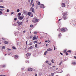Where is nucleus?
Returning a JSON list of instances; mask_svg holds the SVG:
<instances>
[{
    "label": "nucleus",
    "mask_w": 76,
    "mask_h": 76,
    "mask_svg": "<svg viewBox=\"0 0 76 76\" xmlns=\"http://www.w3.org/2000/svg\"><path fill=\"white\" fill-rule=\"evenodd\" d=\"M68 15L67 14V12H64L63 13V19L64 20H66L68 18V16H67Z\"/></svg>",
    "instance_id": "nucleus-1"
},
{
    "label": "nucleus",
    "mask_w": 76,
    "mask_h": 76,
    "mask_svg": "<svg viewBox=\"0 0 76 76\" xmlns=\"http://www.w3.org/2000/svg\"><path fill=\"white\" fill-rule=\"evenodd\" d=\"M31 55V54L30 53H27V54L26 55V58L27 59H28L29 57H30Z\"/></svg>",
    "instance_id": "nucleus-2"
},
{
    "label": "nucleus",
    "mask_w": 76,
    "mask_h": 76,
    "mask_svg": "<svg viewBox=\"0 0 76 76\" xmlns=\"http://www.w3.org/2000/svg\"><path fill=\"white\" fill-rule=\"evenodd\" d=\"M60 31H61V32L64 33V32H65V29L64 28H61L60 29Z\"/></svg>",
    "instance_id": "nucleus-3"
},
{
    "label": "nucleus",
    "mask_w": 76,
    "mask_h": 76,
    "mask_svg": "<svg viewBox=\"0 0 76 76\" xmlns=\"http://www.w3.org/2000/svg\"><path fill=\"white\" fill-rule=\"evenodd\" d=\"M39 7L42 8H44V5L42 4H40V5H39Z\"/></svg>",
    "instance_id": "nucleus-4"
},
{
    "label": "nucleus",
    "mask_w": 76,
    "mask_h": 76,
    "mask_svg": "<svg viewBox=\"0 0 76 76\" xmlns=\"http://www.w3.org/2000/svg\"><path fill=\"white\" fill-rule=\"evenodd\" d=\"M28 15L30 16V17H32L33 16V14H31L30 12H28Z\"/></svg>",
    "instance_id": "nucleus-5"
},
{
    "label": "nucleus",
    "mask_w": 76,
    "mask_h": 76,
    "mask_svg": "<svg viewBox=\"0 0 76 76\" xmlns=\"http://www.w3.org/2000/svg\"><path fill=\"white\" fill-rule=\"evenodd\" d=\"M30 10H32V12L34 13V8L31 7V8H30Z\"/></svg>",
    "instance_id": "nucleus-6"
},
{
    "label": "nucleus",
    "mask_w": 76,
    "mask_h": 76,
    "mask_svg": "<svg viewBox=\"0 0 76 76\" xmlns=\"http://www.w3.org/2000/svg\"><path fill=\"white\" fill-rule=\"evenodd\" d=\"M65 4L64 3H62V4H61V6L62 7H65Z\"/></svg>",
    "instance_id": "nucleus-7"
},
{
    "label": "nucleus",
    "mask_w": 76,
    "mask_h": 76,
    "mask_svg": "<svg viewBox=\"0 0 76 76\" xmlns=\"http://www.w3.org/2000/svg\"><path fill=\"white\" fill-rule=\"evenodd\" d=\"M32 68H28V71L29 72H31L32 71Z\"/></svg>",
    "instance_id": "nucleus-8"
},
{
    "label": "nucleus",
    "mask_w": 76,
    "mask_h": 76,
    "mask_svg": "<svg viewBox=\"0 0 76 76\" xmlns=\"http://www.w3.org/2000/svg\"><path fill=\"white\" fill-rule=\"evenodd\" d=\"M23 17L22 16H19L18 17V19H19L20 20H23Z\"/></svg>",
    "instance_id": "nucleus-9"
},
{
    "label": "nucleus",
    "mask_w": 76,
    "mask_h": 76,
    "mask_svg": "<svg viewBox=\"0 0 76 76\" xmlns=\"http://www.w3.org/2000/svg\"><path fill=\"white\" fill-rule=\"evenodd\" d=\"M22 23H23L22 22H20L19 23H18V26H20L22 25Z\"/></svg>",
    "instance_id": "nucleus-10"
},
{
    "label": "nucleus",
    "mask_w": 76,
    "mask_h": 76,
    "mask_svg": "<svg viewBox=\"0 0 76 76\" xmlns=\"http://www.w3.org/2000/svg\"><path fill=\"white\" fill-rule=\"evenodd\" d=\"M46 51H52V49L51 48H49L46 50Z\"/></svg>",
    "instance_id": "nucleus-11"
},
{
    "label": "nucleus",
    "mask_w": 76,
    "mask_h": 76,
    "mask_svg": "<svg viewBox=\"0 0 76 76\" xmlns=\"http://www.w3.org/2000/svg\"><path fill=\"white\" fill-rule=\"evenodd\" d=\"M32 39H33V40L34 41L36 40V39H37V38H36L35 37H34L32 38Z\"/></svg>",
    "instance_id": "nucleus-12"
},
{
    "label": "nucleus",
    "mask_w": 76,
    "mask_h": 76,
    "mask_svg": "<svg viewBox=\"0 0 76 76\" xmlns=\"http://www.w3.org/2000/svg\"><path fill=\"white\" fill-rule=\"evenodd\" d=\"M32 22H33L34 23H37V22H36V21L34 20V18L33 19V20H32Z\"/></svg>",
    "instance_id": "nucleus-13"
},
{
    "label": "nucleus",
    "mask_w": 76,
    "mask_h": 76,
    "mask_svg": "<svg viewBox=\"0 0 76 76\" xmlns=\"http://www.w3.org/2000/svg\"><path fill=\"white\" fill-rule=\"evenodd\" d=\"M32 49V46H31L29 48H28V50H30Z\"/></svg>",
    "instance_id": "nucleus-14"
},
{
    "label": "nucleus",
    "mask_w": 76,
    "mask_h": 76,
    "mask_svg": "<svg viewBox=\"0 0 76 76\" xmlns=\"http://www.w3.org/2000/svg\"><path fill=\"white\" fill-rule=\"evenodd\" d=\"M34 20L36 21V22H37L39 21V19L34 18Z\"/></svg>",
    "instance_id": "nucleus-15"
},
{
    "label": "nucleus",
    "mask_w": 76,
    "mask_h": 76,
    "mask_svg": "<svg viewBox=\"0 0 76 76\" xmlns=\"http://www.w3.org/2000/svg\"><path fill=\"white\" fill-rule=\"evenodd\" d=\"M8 43H9L8 42L4 41V44H8Z\"/></svg>",
    "instance_id": "nucleus-16"
},
{
    "label": "nucleus",
    "mask_w": 76,
    "mask_h": 76,
    "mask_svg": "<svg viewBox=\"0 0 76 76\" xmlns=\"http://www.w3.org/2000/svg\"><path fill=\"white\" fill-rule=\"evenodd\" d=\"M18 58V56L17 55L15 56V58Z\"/></svg>",
    "instance_id": "nucleus-17"
},
{
    "label": "nucleus",
    "mask_w": 76,
    "mask_h": 76,
    "mask_svg": "<svg viewBox=\"0 0 76 76\" xmlns=\"http://www.w3.org/2000/svg\"><path fill=\"white\" fill-rule=\"evenodd\" d=\"M54 75V73H52L50 75H49V76H53Z\"/></svg>",
    "instance_id": "nucleus-18"
},
{
    "label": "nucleus",
    "mask_w": 76,
    "mask_h": 76,
    "mask_svg": "<svg viewBox=\"0 0 76 76\" xmlns=\"http://www.w3.org/2000/svg\"><path fill=\"white\" fill-rule=\"evenodd\" d=\"M71 50H69L68 51H67L66 52V53H70V52H71Z\"/></svg>",
    "instance_id": "nucleus-19"
},
{
    "label": "nucleus",
    "mask_w": 76,
    "mask_h": 76,
    "mask_svg": "<svg viewBox=\"0 0 76 76\" xmlns=\"http://www.w3.org/2000/svg\"><path fill=\"white\" fill-rule=\"evenodd\" d=\"M47 53H48L47 51H45V52H44V55L46 56V54Z\"/></svg>",
    "instance_id": "nucleus-20"
},
{
    "label": "nucleus",
    "mask_w": 76,
    "mask_h": 76,
    "mask_svg": "<svg viewBox=\"0 0 76 76\" xmlns=\"http://www.w3.org/2000/svg\"><path fill=\"white\" fill-rule=\"evenodd\" d=\"M72 64L73 65H75L76 64V63L75 62H72Z\"/></svg>",
    "instance_id": "nucleus-21"
},
{
    "label": "nucleus",
    "mask_w": 76,
    "mask_h": 76,
    "mask_svg": "<svg viewBox=\"0 0 76 76\" xmlns=\"http://www.w3.org/2000/svg\"><path fill=\"white\" fill-rule=\"evenodd\" d=\"M32 45V42H30V43L29 44V45H30V46H31Z\"/></svg>",
    "instance_id": "nucleus-22"
},
{
    "label": "nucleus",
    "mask_w": 76,
    "mask_h": 76,
    "mask_svg": "<svg viewBox=\"0 0 76 76\" xmlns=\"http://www.w3.org/2000/svg\"><path fill=\"white\" fill-rule=\"evenodd\" d=\"M33 2V0H31V2H30V5H32V2Z\"/></svg>",
    "instance_id": "nucleus-23"
},
{
    "label": "nucleus",
    "mask_w": 76,
    "mask_h": 76,
    "mask_svg": "<svg viewBox=\"0 0 76 76\" xmlns=\"http://www.w3.org/2000/svg\"><path fill=\"white\" fill-rule=\"evenodd\" d=\"M61 36V34H58V37H59V38H60V36Z\"/></svg>",
    "instance_id": "nucleus-24"
},
{
    "label": "nucleus",
    "mask_w": 76,
    "mask_h": 76,
    "mask_svg": "<svg viewBox=\"0 0 76 76\" xmlns=\"http://www.w3.org/2000/svg\"><path fill=\"white\" fill-rule=\"evenodd\" d=\"M40 2H38L37 3V5H40Z\"/></svg>",
    "instance_id": "nucleus-25"
},
{
    "label": "nucleus",
    "mask_w": 76,
    "mask_h": 76,
    "mask_svg": "<svg viewBox=\"0 0 76 76\" xmlns=\"http://www.w3.org/2000/svg\"><path fill=\"white\" fill-rule=\"evenodd\" d=\"M66 51H67V50H64V51H63V53H65L66 52Z\"/></svg>",
    "instance_id": "nucleus-26"
},
{
    "label": "nucleus",
    "mask_w": 76,
    "mask_h": 76,
    "mask_svg": "<svg viewBox=\"0 0 76 76\" xmlns=\"http://www.w3.org/2000/svg\"><path fill=\"white\" fill-rule=\"evenodd\" d=\"M34 47H35V48H37V44H35V45H34Z\"/></svg>",
    "instance_id": "nucleus-27"
},
{
    "label": "nucleus",
    "mask_w": 76,
    "mask_h": 76,
    "mask_svg": "<svg viewBox=\"0 0 76 76\" xmlns=\"http://www.w3.org/2000/svg\"><path fill=\"white\" fill-rule=\"evenodd\" d=\"M12 49L14 50L16 49V48H15L14 47H12Z\"/></svg>",
    "instance_id": "nucleus-28"
},
{
    "label": "nucleus",
    "mask_w": 76,
    "mask_h": 76,
    "mask_svg": "<svg viewBox=\"0 0 76 76\" xmlns=\"http://www.w3.org/2000/svg\"><path fill=\"white\" fill-rule=\"evenodd\" d=\"M30 28H33V25H30Z\"/></svg>",
    "instance_id": "nucleus-29"
},
{
    "label": "nucleus",
    "mask_w": 76,
    "mask_h": 76,
    "mask_svg": "<svg viewBox=\"0 0 76 76\" xmlns=\"http://www.w3.org/2000/svg\"><path fill=\"white\" fill-rule=\"evenodd\" d=\"M0 8H4V7H3V6H0Z\"/></svg>",
    "instance_id": "nucleus-30"
},
{
    "label": "nucleus",
    "mask_w": 76,
    "mask_h": 76,
    "mask_svg": "<svg viewBox=\"0 0 76 76\" xmlns=\"http://www.w3.org/2000/svg\"><path fill=\"white\" fill-rule=\"evenodd\" d=\"M0 10L1 11H3L4 10V9H0Z\"/></svg>",
    "instance_id": "nucleus-31"
},
{
    "label": "nucleus",
    "mask_w": 76,
    "mask_h": 76,
    "mask_svg": "<svg viewBox=\"0 0 76 76\" xmlns=\"http://www.w3.org/2000/svg\"><path fill=\"white\" fill-rule=\"evenodd\" d=\"M7 50H11V49H9V48H7Z\"/></svg>",
    "instance_id": "nucleus-32"
},
{
    "label": "nucleus",
    "mask_w": 76,
    "mask_h": 76,
    "mask_svg": "<svg viewBox=\"0 0 76 76\" xmlns=\"http://www.w3.org/2000/svg\"><path fill=\"white\" fill-rule=\"evenodd\" d=\"M34 43H38L37 42V41H34Z\"/></svg>",
    "instance_id": "nucleus-33"
},
{
    "label": "nucleus",
    "mask_w": 76,
    "mask_h": 76,
    "mask_svg": "<svg viewBox=\"0 0 76 76\" xmlns=\"http://www.w3.org/2000/svg\"><path fill=\"white\" fill-rule=\"evenodd\" d=\"M51 63H53V60L52 59V60H51Z\"/></svg>",
    "instance_id": "nucleus-34"
},
{
    "label": "nucleus",
    "mask_w": 76,
    "mask_h": 76,
    "mask_svg": "<svg viewBox=\"0 0 76 76\" xmlns=\"http://www.w3.org/2000/svg\"><path fill=\"white\" fill-rule=\"evenodd\" d=\"M5 49V47L4 46L2 47V49Z\"/></svg>",
    "instance_id": "nucleus-35"
},
{
    "label": "nucleus",
    "mask_w": 76,
    "mask_h": 76,
    "mask_svg": "<svg viewBox=\"0 0 76 76\" xmlns=\"http://www.w3.org/2000/svg\"><path fill=\"white\" fill-rule=\"evenodd\" d=\"M21 15V14L20 13H18V15H19V16H20Z\"/></svg>",
    "instance_id": "nucleus-36"
},
{
    "label": "nucleus",
    "mask_w": 76,
    "mask_h": 76,
    "mask_svg": "<svg viewBox=\"0 0 76 76\" xmlns=\"http://www.w3.org/2000/svg\"><path fill=\"white\" fill-rule=\"evenodd\" d=\"M65 53V55H66L67 56V55H68L67 53L66 52V53Z\"/></svg>",
    "instance_id": "nucleus-37"
},
{
    "label": "nucleus",
    "mask_w": 76,
    "mask_h": 76,
    "mask_svg": "<svg viewBox=\"0 0 76 76\" xmlns=\"http://www.w3.org/2000/svg\"><path fill=\"white\" fill-rule=\"evenodd\" d=\"M26 45H28V41H26Z\"/></svg>",
    "instance_id": "nucleus-38"
},
{
    "label": "nucleus",
    "mask_w": 76,
    "mask_h": 76,
    "mask_svg": "<svg viewBox=\"0 0 76 76\" xmlns=\"http://www.w3.org/2000/svg\"><path fill=\"white\" fill-rule=\"evenodd\" d=\"M37 32H34V34H37Z\"/></svg>",
    "instance_id": "nucleus-39"
},
{
    "label": "nucleus",
    "mask_w": 76,
    "mask_h": 76,
    "mask_svg": "<svg viewBox=\"0 0 76 76\" xmlns=\"http://www.w3.org/2000/svg\"><path fill=\"white\" fill-rule=\"evenodd\" d=\"M9 12V10H7V12Z\"/></svg>",
    "instance_id": "nucleus-40"
},
{
    "label": "nucleus",
    "mask_w": 76,
    "mask_h": 76,
    "mask_svg": "<svg viewBox=\"0 0 76 76\" xmlns=\"http://www.w3.org/2000/svg\"><path fill=\"white\" fill-rule=\"evenodd\" d=\"M19 11H20V10H19V9H18V10H17V12H18Z\"/></svg>",
    "instance_id": "nucleus-41"
},
{
    "label": "nucleus",
    "mask_w": 76,
    "mask_h": 76,
    "mask_svg": "<svg viewBox=\"0 0 76 76\" xmlns=\"http://www.w3.org/2000/svg\"><path fill=\"white\" fill-rule=\"evenodd\" d=\"M17 20V18H14V20L16 21Z\"/></svg>",
    "instance_id": "nucleus-42"
},
{
    "label": "nucleus",
    "mask_w": 76,
    "mask_h": 76,
    "mask_svg": "<svg viewBox=\"0 0 76 76\" xmlns=\"http://www.w3.org/2000/svg\"><path fill=\"white\" fill-rule=\"evenodd\" d=\"M5 38H2V40H5Z\"/></svg>",
    "instance_id": "nucleus-43"
},
{
    "label": "nucleus",
    "mask_w": 76,
    "mask_h": 76,
    "mask_svg": "<svg viewBox=\"0 0 76 76\" xmlns=\"http://www.w3.org/2000/svg\"><path fill=\"white\" fill-rule=\"evenodd\" d=\"M29 38H30V39H31V38H32V36H30L29 37Z\"/></svg>",
    "instance_id": "nucleus-44"
},
{
    "label": "nucleus",
    "mask_w": 76,
    "mask_h": 76,
    "mask_svg": "<svg viewBox=\"0 0 76 76\" xmlns=\"http://www.w3.org/2000/svg\"><path fill=\"white\" fill-rule=\"evenodd\" d=\"M32 4V7H34V4Z\"/></svg>",
    "instance_id": "nucleus-45"
},
{
    "label": "nucleus",
    "mask_w": 76,
    "mask_h": 76,
    "mask_svg": "<svg viewBox=\"0 0 76 76\" xmlns=\"http://www.w3.org/2000/svg\"><path fill=\"white\" fill-rule=\"evenodd\" d=\"M48 64H49V65H51V63H49Z\"/></svg>",
    "instance_id": "nucleus-46"
},
{
    "label": "nucleus",
    "mask_w": 76,
    "mask_h": 76,
    "mask_svg": "<svg viewBox=\"0 0 76 76\" xmlns=\"http://www.w3.org/2000/svg\"><path fill=\"white\" fill-rule=\"evenodd\" d=\"M53 47L54 48V50H56V48L55 47V46H53Z\"/></svg>",
    "instance_id": "nucleus-47"
},
{
    "label": "nucleus",
    "mask_w": 76,
    "mask_h": 76,
    "mask_svg": "<svg viewBox=\"0 0 76 76\" xmlns=\"http://www.w3.org/2000/svg\"><path fill=\"white\" fill-rule=\"evenodd\" d=\"M38 8V6H36V9H37Z\"/></svg>",
    "instance_id": "nucleus-48"
},
{
    "label": "nucleus",
    "mask_w": 76,
    "mask_h": 76,
    "mask_svg": "<svg viewBox=\"0 0 76 76\" xmlns=\"http://www.w3.org/2000/svg\"><path fill=\"white\" fill-rule=\"evenodd\" d=\"M1 13H2V12L0 11V14H1Z\"/></svg>",
    "instance_id": "nucleus-49"
},
{
    "label": "nucleus",
    "mask_w": 76,
    "mask_h": 76,
    "mask_svg": "<svg viewBox=\"0 0 76 76\" xmlns=\"http://www.w3.org/2000/svg\"><path fill=\"white\" fill-rule=\"evenodd\" d=\"M13 14V12H12V13H11V15H12Z\"/></svg>",
    "instance_id": "nucleus-50"
},
{
    "label": "nucleus",
    "mask_w": 76,
    "mask_h": 76,
    "mask_svg": "<svg viewBox=\"0 0 76 76\" xmlns=\"http://www.w3.org/2000/svg\"><path fill=\"white\" fill-rule=\"evenodd\" d=\"M60 54H61V55H63V53H60Z\"/></svg>",
    "instance_id": "nucleus-51"
},
{
    "label": "nucleus",
    "mask_w": 76,
    "mask_h": 76,
    "mask_svg": "<svg viewBox=\"0 0 76 76\" xmlns=\"http://www.w3.org/2000/svg\"><path fill=\"white\" fill-rule=\"evenodd\" d=\"M74 58L75 59H76V56H74Z\"/></svg>",
    "instance_id": "nucleus-52"
},
{
    "label": "nucleus",
    "mask_w": 76,
    "mask_h": 76,
    "mask_svg": "<svg viewBox=\"0 0 76 76\" xmlns=\"http://www.w3.org/2000/svg\"><path fill=\"white\" fill-rule=\"evenodd\" d=\"M45 62H46V63H48V61H46Z\"/></svg>",
    "instance_id": "nucleus-53"
},
{
    "label": "nucleus",
    "mask_w": 76,
    "mask_h": 76,
    "mask_svg": "<svg viewBox=\"0 0 76 76\" xmlns=\"http://www.w3.org/2000/svg\"><path fill=\"white\" fill-rule=\"evenodd\" d=\"M2 67H5V66H4V65H2Z\"/></svg>",
    "instance_id": "nucleus-54"
},
{
    "label": "nucleus",
    "mask_w": 76,
    "mask_h": 76,
    "mask_svg": "<svg viewBox=\"0 0 76 76\" xmlns=\"http://www.w3.org/2000/svg\"><path fill=\"white\" fill-rule=\"evenodd\" d=\"M0 76H5V75H0Z\"/></svg>",
    "instance_id": "nucleus-55"
},
{
    "label": "nucleus",
    "mask_w": 76,
    "mask_h": 76,
    "mask_svg": "<svg viewBox=\"0 0 76 76\" xmlns=\"http://www.w3.org/2000/svg\"><path fill=\"white\" fill-rule=\"evenodd\" d=\"M61 62H60V64H59V65H60L61 64Z\"/></svg>",
    "instance_id": "nucleus-56"
},
{
    "label": "nucleus",
    "mask_w": 76,
    "mask_h": 76,
    "mask_svg": "<svg viewBox=\"0 0 76 76\" xmlns=\"http://www.w3.org/2000/svg\"><path fill=\"white\" fill-rule=\"evenodd\" d=\"M61 20V19H59V20H58V21H60Z\"/></svg>",
    "instance_id": "nucleus-57"
},
{
    "label": "nucleus",
    "mask_w": 76,
    "mask_h": 76,
    "mask_svg": "<svg viewBox=\"0 0 76 76\" xmlns=\"http://www.w3.org/2000/svg\"><path fill=\"white\" fill-rule=\"evenodd\" d=\"M37 44H41V42H40L39 43H37Z\"/></svg>",
    "instance_id": "nucleus-58"
},
{
    "label": "nucleus",
    "mask_w": 76,
    "mask_h": 76,
    "mask_svg": "<svg viewBox=\"0 0 76 76\" xmlns=\"http://www.w3.org/2000/svg\"><path fill=\"white\" fill-rule=\"evenodd\" d=\"M30 2V0H28V2Z\"/></svg>",
    "instance_id": "nucleus-59"
},
{
    "label": "nucleus",
    "mask_w": 76,
    "mask_h": 76,
    "mask_svg": "<svg viewBox=\"0 0 76 76\" xmlns=\"http://www.w3.org/2000/svg\"><path fill=\"white\" fill-rule=\"evenodd\" d=\"M23 33H25V32H26V31H23Z\"/></svg>",
    "instance_id": "nucleus-60"
},
{
    "label": "nucleus",
    "mask_w": 76,
    "mask_h": 76,
    "mask_svg": "<svg viewBox=\"0 0 76 76\" xmlns=\"http://www.w3.org/2000/svg\"><path fill=\"white\" fill-rule=\"evenodd\" d=\"M48 42V41H46V40L45 41V42Z\"/></svg>",
    "instance_id": "nucleus-61"
},
{
    "label": "nucleus",
    "mask_w": 76,
    "mask_h": 76,
    "mask_svg": "<svg viewBox=\"0 0 76 76\" xmlns=\"http://www.w3.org/2000/svg\"><path fill=\"white\" fill-rule=\"evenodd\" d=\"M48 45V44H46V46H47Z\"/></svg>",
    "instance_id": "nucleus-62"
},
{
    "label": "nucleus",
    "mask_w": 76,
    "mask_h": 76,
    "mask_svg": "<svg viewBox=\"0 0 76 76\" xmlns=\"http://www.w3.org/2000/svg\"><path fill=\"white\" fill-rule=\"evenodd\" d=\"M35 76H37V74H35Z\"/></svg>",
    "instance_id": "nucleus-63"
},
{
    "label": "nucleus",
    "mask_w": 76,
    "mask_h": 76,
    "mask_svg": "<svg viewBox=\"0 0 76 76\" xmlns=\"http://www.w3.org/2000/svg\"><path fill=\"white\" fill-rule=\"evenodd\" d=\"M57 69H58V68H56V70H57Z\"/></svg>",
    "instance_id": "nucleus-64"
}]
</instances>
